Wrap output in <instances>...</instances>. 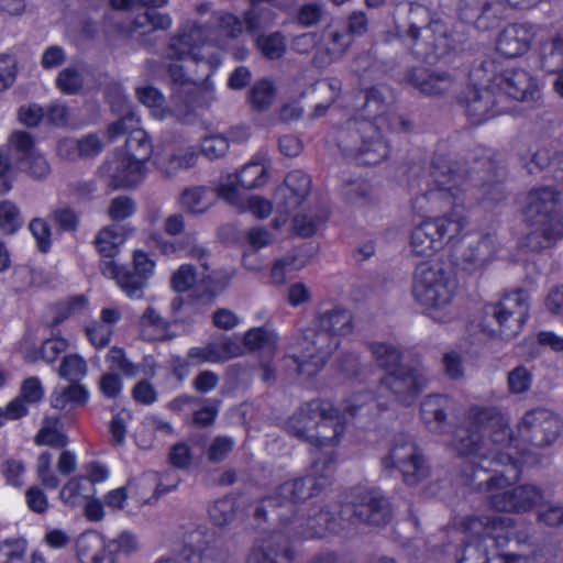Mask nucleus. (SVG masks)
<instances>
[{"instance_id": "obj_1", "label": "nucleus", "mask_w": 563, "mask_h": 563, "mask_svg": "<svg viewBox=\"0 0 563 563\" xmlns=\"http://www.w3.org/2000/svg\"><path fill=\"white\" fill-rule=\"evenodd\" d=\"M476 419L477 430L471 433L464 429L459 430L460 441L455 450L477 464V473L486 475L493 472L494 475L508 476L509 479L517 478L519 464L523 462L522 457L511 455L514 450L519 449L520 441L538 446L547 445L558 438L562 428L561 419L547 409L528 411L518 424L516 439L509 438L507 422L500 415L482 410Z\"/></svg>"}, {"instance_id": "obj_2", "label": "nucleus", "mask_w": 563, "mask_h": 563, "mask_svg": "<svg viewBox=\"0 0 563 563\" xmlns=\"http://www.w3.org/2000/svg\"><path fill=\"white\" fill-rule=\"evenodd\" d=\"M120 106L112 100L114 111L128 110L126 115L108 129V137L114 141L120 135L130 131L126 140L125 151L117 153L114 157L106 163L101 174L113 188H132L141 184L147 175L146 162L152 154V144L147 133L139 128V118L130 111L125 98L120 96Z\"/></svg>"}, {"instance_id": "obj_3", "label": "nucleus", "mask_w": 563, "mask_h": 563, "mask_svg": "<svg viewBox=\"0 0 563 563\" xmlns=\"http://www.w3.org/2000/svg\"><path fill=\"white\" fill-rule=\"evenodd\" d=\"M203 33L201 29L194 26L188 33L186 27L172 38L168 46V59L173 62L168 65L172 81L175 86L187 87L185 99H183L180 91L176 87L174 88V108H170V110L183 111L184 117L180 119L183 121L190 112L189 101H192V98H189V96L196 88V79L191 75H186L184 68L191 74L192 66H197L201 69L202 76H208L220 64V56L214 45L209 42L200 43Z\"/></svg>"}, {"instance_id": "obj_4", "label": "nucleus", "mask_w": 563, "mask_h": 563, "mask_svg": "<svg viewBox=\"0 0 563 563\" xmlns=\"http://www.w3.org/2000/svg\"><path fill=\"white\" fill-rule=\"evenodd\" d=\"M379 406L380 404L369 395H361L344 407L343 415L340 417L331 402L314 400L302 407L291 418L289 429L298 437L313 442L321 449L334 446L341 434L342 421L357 415L373 416Z\"/></svg>"}, {"instance_id": "obj_5", "label": "nucleus", "mask_w": 563, "mask_h": 563, "mask_svg": "<svg viewBox=\"0 0 563 563\" xmlns=\"http://www.w3.org/2000/svg\"><path fill=\"white\" fill-rule=\"evenodd\" d=\"M485 75L486 70L482 68L472 71L471 80L474 88L464 99L467 113L474 117L475 122H482L494 115L492 110L495 103L493 99L495 89H500L512 99L523 102H536L540 98L539 82L526 69H506L501 76L494 78L488 88L479 91L477 85L484 87L482 81Z\"/></svg>"}, {"instance_id": "obj_6", "label": "nucleus", "mask_w": 563, "mask_h": 563, "mask_svg": "<svg viewBox=\"0 0 563 563\" xmlns=\"http://www.w3.org/2000/svg\"><path fill=\"white\" fill-rule=\"evenodd\" d=\"M468 541L457 555V563H528L523 556H506L488 551V543L497 548L512 536V522L503 516L470 518L464 525Z\"/></svg>"}, {"instance_id": "obj_7", "label": "nucleus", "mask_w": 563, "mask_h": 563, "mask_svg": "<svg viewBox=\"0 0 563 563\" xmlns=\"http://www.w3.org/2000/svg\"><path fill=\"white\" fill-rule=\"evenodd\" d=\"M457 289L453 274L438 260L424 261L417 265L411 294L415 301L432 319L444 322L449 319L445 310Z\"/></svg>"}, {"instance_id": "obj_8", "label": "nucleus", "mask_w": 563, "mask_h": 563, "mask_svg": "<svg viewBox=\"0 0 563 563\" xmlns=\"http://www.w3.org/2000/svg\"><path fill=\"white\" fill-rule=\"evenodd\" d=\"M508 476L501 477L494 475L482 478L487 482L492 489L490 505L498 511H527L532 507H540L538 519L548 526H558L563 523V507L551 503H543L544 496L540 489L533 485H523L515 488H508L510 482Z\"/></svg>"}, {"instance_id": "obj_9", "label": "nucleus", "mask_w": 563, "mask_h": 563, "mask_svg": "<svg viewBox=\"0 0 563 563\" xmlns=\"http://www.w3.org/2000/svg\"><path fill=\"white\" fill-rule=\"evenodd\" d=\"M320 330L309 340L307 335L302 342L299 343L302 349V354L298 356V367L301 373L311 375L314 369H310L313 365L319 368L325 358L339 345V338L345 336L352 332V317L341 308H333L320 317Z\"/></svg>"}, {"instance_id": "obj_10", "label": "nucleus", "mask_w": 563, "mask_h": 563, "mask_svg": "<svg viewBox=\"0 0 563 563\" xmlns=\"http://www.w3.org/2000/svg\"><path fill=\"white\" fill-rule=\"evenodd\" d=\"M467 221L456 211L451 217L428 218L411 232L410 247L415 255L433 257L459 238Z\"/></svg>"}, {"instance_id": "obj_11", "label": "nucleus", "mask_w": 563, "mask_h": 563, "mask_svg": "<svg viewBox=\"0 0 563 563\" xmlns=\"http://www.w3.org/2000/svg\"><path fill=\"white\" fill-rule=\"evenodd\" d=\"M372 351L378 364L388 371L387 376L383 379V387L390 389L399 401L410 405L427 383L424 375L417 369L400 371L398 368L399 352L391 345L375 343Z\"/></svg>"}, {"instance_id": "obj_12", "label": "nucleus", "mask_w": 563, "mask_h": 563, "mask_svg": "<svg viewBox=\"0 0 563 563\" xmlns=\"http://www.w3.org/2000/svg\"><path fill=\"white\" fill-rule=\"evenodd\" d=\"M558 194L541 187L531 190L525 201V220L534 228L533 233L541 232L549 243L563 236V216L555 213Z\"/></svg>"}, {"instance_id": "obj_13", "label": "nucleus", "mask_w": 563, "mask_h": 563, "mask_svg": "<svg viewBox=\"0 0 563 563\" xmlns=\"http://www.w3.org/2000/svg\"><path fill=\"white\" fill-rule=\"evenodd\" d=\"M134 272H128L119 267L112 260H106L101 263L102 274L114 279L119 288L131 299H140L147 280L153 276L155 262L150 255L141 250L133 255Z\"/></svg>"}, {"instance_id": "obj_14", "label": "nucleus", "mask_w": 563, "mask_h": 563, "mask_svg": "<svg viewBox=\"0 0 563 563\" xmlns=\"http://www.w3.org/2000/svg\"><path fill=\"white\" fill-rule=\"evenodd\" d=\"M486 313L492 314L499 327V335L505 339L516 336L529 316V301L523 291L506 294L498 302L487 305Z\"/></svg>"}, {"instance_id": "obj_15", "label": "nucleus", "mask_w": 563, "mask_h": 563, "mask_svg": "<svg viewBox=\"0 0 563 563\" xmlns=\"http://www.w3.org/2000/svg\"><path fill=\"white\" fill-rule=\"evenodd\" d=\"M232 276L233 274L229 272L212 271L198 278L190 265H183L173 276V287L178 292L195 287V291L199 296H206L210 300L229 285Z\"/></svg>"}, {"instance_id": "obj_16", "label": "nucleus", "mask_w": 563, "mask_h": 563, "mask_svg": "<svg viewBox=\"0 0 563 563\" xmlns=\"http://www.w3.org/2000/svg\"><path fill=\"white\" fill-rule=\"evenodd\" d=\"M264 157L257 156L245 165L239 175L227 176L218 187V195L233 207H242L240 187L252 189L266 183Z\"/></svg>"}, {"instance_id": "obj_17", "label": "nucleus", "mask_w": 563, "mask_h": 563, "mask_svg": "<svg viewBox=\"0 0 563 563\" xmlns=\"http://www.w3.org/2000/svg\"><path fill=\"white\" fill-rule=\"evenodd\" d=\"M406 37L413 54L430 62L444 56L450 49V40L440 22L431 23L422 30V33L417 27L410 26Z\"/></svg>"}, {"instance_id": "obj_18", "label": "nucleus", "mask_w": 563, "mask_h": 563, "mask_svg": "<svg viewBox=\"0 0 563 563\" xmlns=\"http://www.w3.org/2000/svg\"><path fill=\"white\" fill-rule=\"evenodd\" d=\"M366 30V18L363 13H353L349 21V31L344 26L333 24L328 27L318 47L317 54L323 52L329 55V60L340 57L352 43V34H362Z\"/></svg>"}, {"instance_id": "obj_19", "label": "nucleus", "mask_w": 563, "mask_h": 563, "mask_svg": "<svg viewBox=\"0 0 563 563\" xmlns=\"http://www.w3.org/2000/svg\"><path fill=\"white\" fill-rule=\"evenodd\" d=\"M310 190V178L301 170H294L286 177L284 186L278 188L275 198L278 205L277 214L273 221L275 229L279 230L287 223L282 207L301 206Z\"/></svg>"}, {"instance_id": "obj_20", "label": "nucleus", "mask_w": 563, "mask_h": 563, "mask_svg": "<svg viewBox=\"0 0 563 563\" xmlns=\"http://www.w3.org/2000/svg\"><path fill=\"white\" fill-rule=\"evenodd\" d=\"M386 467H398L408 484H415L426 476L427 468L413 443H397L383 461Z\"/></svg>"}, {"instance_id": "obj_21", "label": "nucleus", "mask_w": 563, "mask_h": 563, "mask_svg": "<svg viewBox=\"0 0 563 563\" xmlns=\"http://www.w3.org/2000/svg\"><path fill=\"white\" fill-rule=\"evenodd\" d=\"M460 176L451 170L433 173V183L428 194L416 200L415 208L422 210V202L424 200L434 201L438 198L446 200L452 203L454 208L461 207L464 203L462 190L459 186Z\"/></svg>"}, {"instance_id": "obj_22", "label": "nucleus", "mask_w": 563, "mask_h": 563, "mask_svg": "<svg viewBox=\"0 0 563 563\" xmlns=\"http://www.w3.org/2000/svg\"><path fill=\"white\" fill-rule=\"evenodd\" d=\"M247 350L245 342L243 344L234 338L207 345L205 347H194L189 351L188 358L190 364L200 363H222L233 357L243 355Z\"/></svg>"}, {"instance_id": "obj_23", "label": "nucleus", "mask_w": 563, "mask_h": 563, "mask_svg": "<svg viewBox=\"0 0 563 563\" xmlns=\"http://www.w3.org/2000/svg\"><path fill=\"white\" fill-rule=\"evenodd\" d=\"M536 34V27L531 24H510L500 33L497 49L507 57L520 56L530 48Z\"/></svg>"}, {"instance_id": "obj_24", "label": "nucleus", "mask_w": 563, "mask_h": 563, "mask_svg": "<svg viewBox=\"0 0 563 563\" xmlns=\"http://www.w3.org/2000/svg\"><path fill=\"white\" fill-rule=\"evenodd\" d=\"M67 347L68 341L62 336L46 339L38 349L33 346L31 334H26L20 343V352L27 362L44 361L47 364L54 363Z\"/></svg>"}, {"instance_id": "obj_25", "label": "nucleus", "mask_w": 563, "mask_h": 563, "mask_svg": "<svg viewBox=\"0 0 563 563\" xmlns=\"http://www.w3.org/2000/svg\"><path fill=\"white\" fill-rule=\"evenodd\" d=\"M286 213L292 212L291 230L300 236H311L318 225L325 219L323 212L317 211L310 203L301 202V206L282 207Z\"/></svg>"}, {"instance_id": "obj_26", "label": "nucleus", "mask_w": 563, "mask_h": 563, "mask_svg": "<svg viewBox=\"0 0 563 563\" xmlns=\"http://www.w3.org/2000/svg\"><path fill=\"white\" fill-rule=\"evenodd\" d=\"M88 389L80 384H71L65 388H56L51 395V406L59 410H71L85 406L89 400Z\"/></svg>"}, {"instance_id": "obj_27", "label": "nucleus", "mask_w": 563, "mask_h": 563, "mask_svg": "<svg viewBox=\"0 0 563 563\" xmlns=\"http://www.w3.org/2000/svg\"><path fill=\"white\" fill-rule=\"evenodd\" d=\"M142 483L128 481L124 486L114 488L104 496V505L112 510H122L128 504V499L133 500L137 506L143 505L146 500L145 494L139 492Z\"/></svg>"}, {"instance_id": "obj_28", "label": "nucleus", "mask_w": 563, "mask_h": 563, "mask_svg": "<svg viewBox=\"0 0 563 563\" xmlns=\"http://www.w3.org/2000/svg\"><path fill=\"white\" fill-rule=\"evenodd\" d=\"M130 232L128 227L119 224H112L102 229L96 239V244L101 255L113 257L125 242Z\"/></svg>"}, {"instance_id": "obj_29", "label": "nucleus", "mask_w": 563, "mask_h": 563, "mask_svg": "<svg viewBox=\"0 0 563 563\" xmlns=\"http://www.w3.org/2000/svg\"><path fill=\"white\" fill-rule=\"evenodd\" d=\"M197 153L194 146L180 147L175 153L156 157L157 167L166 175H175L179 170L194 165Z\"/></svg>"}, {"instance_id": "obj_30", "label": "nucleus", "mask_w": 563, "mask_h": 563, "mask_svg": "<svg viewBox=\"0 0 563 563\" xmlns=\"http://www.w3.org/2000/svg\"><path fill=\"white\" fill-rule=\"evenodd\" d=\"M139 100L150 108L153 117L156 119L163 120L167 118L181 119L183 111L181 110H170V108L164 107V97L162 93L154 87H140L136 90Z\"/></svg>"}, {"instance_id": "obj_31", "label": "nucleus", "mask_w": 563, "mask_h": 563, "mask_svg": "<svg viewBox=\"0 0 563 563\" xmlns=\"http://www.w3.org/2000/svg\"><path fill=\"white\" fill-rule=\"evenodd\" d=\"M410 80L422 92L428 95H439L449 90L453 86V78L446 73H434L424 78V71L415 70Z\"/></svg>"}, {"instance_id": "obj_32", "label": "nucleus", "mask_w": 563, "mask_h": 563, "mask_svg": "<svg viewBox=\"0 0 563 563\" xmlns=\"http://www.w3.org/2000/svg\"><path fill=\"white\" fill-rule=\"evenodd\" d=\"M96 493L90 482L76 477L62 487L60 499L66 506L77 507L92 498Z\"/></svg>"}, {"instance_id": "obj_33", "label": "nucleus", "mask_w": 563, "mask_h": 563, "mask_svg": "<svg viewBox=\"0 0 563 563\" xmlns=\"http://www.w3.org/2000/svg\"><path fill=\"white\" fill-rule=\"evenodd\" d=\"M308 264V258L302 256H285L274 262L269 278L276 286L285 285L287 279L296 272H299Z\"/></svg>"}, {"instance_id": "obj_34", "label": "nucleus", "mask_w": 563, "mask_h": 563, "mask_svg": "<svg viewBox=\"0 0 563 563\" xmlns=\"http://www.w3.org/2000/svg\"><path fill=\"white\" fill-rule=\"evenodd\" d=\"M60 419L58 417H45L43 424L34 438L37 445H48L63 448L67 444V437L60 430Z\"/></svg>"}, {"instance_id": "obj_35", "label": "nucleus", "mask_w": 563, "mask_h": 563, "mask_svg": "<svg viewBox=\"0 0 563 563\" xmlns=\"http://www.w3.org/2000/svg\"><path fill=\"white\" fill-rule=\"evenodd\" d=\"M78 552L79 560H90L92 563H101L103 561L102 551L107 548L103 537L96 532L90 531L84 533L78 540Z\"/></svg>"}, {"instance_id": "obj_36", "label": "nucleus", "mask_w": 563, "mask_h": 563, "mask_svg": "<svg viewBox=\"0 0 563 563\" xmlns=\"http://www.w3.org/2000/svg\"><path fill=\"white\" fill-rule=\"evenodd\" d=\"M355 516L372 525H383L389 517V508L384 498L371 496L366 504L357 507Z\"/></svg>"}, {"instance_id": "obj_37", "label": "nucleus", "mask_w": 563, "mask_h": 563, "mask_svg": "<svg viewBox=\"0 0 563 563\" xmlns=\"http://www.w3.org/2000/svg\"><path fill=\"white\" fill-rule=\"evenodd\" d=\"M542 67L548 73L559 71L553 84L555 92L563 98V38L558 37L552 44L551 52L545 54L542 59Z\"/></svg>"}, {"instance_id": "obj_38", "label": "nucleus", "mask_w": 563, "mask_h": 563, "mask_svg": "<svg viewBox=\"0 0 563 563\" xmlns=\"http://www.w3.org/2000/svg\"><path fill=\"white\" fill-rule=\"evenodd\" d=\"M213 194L205 188L187 189L181 197V206L191 213H202L213 203Z\"/></svg>"}, {"instance_id": "obj_39", "label": "nucleus", "mask_w": 563, "mask_h": 563, "mask_svg": "<svg viewBox=\"0 0 563 563\" xmlns=\"http://www.w3.org/2000/svg\"><path fill=\"white\" fill-rule=\"evenodd\" d=\"M87 373V362L82 356L76 353L64 356L58 367V375L74 384L84 379Z\"/></svg>"}, {"instance_id": "obj_40", "label": "nucleus", "mask_w": 563, "mask_h": 563, "mask_svg": "<svg viewBox=\"0 0 563 563\" xmlns=\"http://www.w3.org/2000/svg\"><path fill=\"white\" fill-rule=\"evenodd\" d=\"M23 217L15 202L9 199L0 201V230L4 234H14L23 225Z\"/></svg>"}, {"instance_id": "obj_41", "label": "nucleus", "mask_w": 563, "mask_h": 563, "mask_svg": "<svg viewBox=\"0 0 563 563\" xmlns=\"http://www.w3.org/2000/svg\"><path fill=\"white\" fill-rule=\"evenodd\" d=\"M245 347L249 351L266 350L269 353L276 349V333L265 328H254L244 335Z\"/></svg>"}, {"instance_id": "obj_42", "label": "nucleus", "mask_w": 563, "mask_h": 563, "mask_svg": "<svg viewBox=\"0 0 563 563\" xmlns=\"http://www.w3.org/2000/svg\"><path fill=\"white\" fill-rule=\"evenodd\" d=\"M289 560L286 549L277 551L273 548V541L269 540L256 545L246 563H288Z\"/></svg>"}, {"instance_id": "obj_43", "label": "nucleus", "mask_w": 563, "mask_h": 563, "mask_svg": "<svg viewBox=\"0 0 563 563\" xmlns=\"http://www.w3.org/2000/svg\"><path fill=\"white\" fill-rule=\"evenodd\" d=\"M312 485L313 478L311 476L284 483L280 487L278 498H275L274 500L276 501V504H283L284 501L287 500L296 501L298 499H303L307 496L312 495V492L306 493L303 488L307 487L309 489H312Z\"/></svg>"}, {"instance_id": "obj_44", "label": "nucleus", "mask_w": 563, "mask_h": 563, "mask_svg": "<svg viewBox=\"0 0 563 563\" xmlns=\"http://www.w3.org/2000/svg\"><path fill=\"white\" fill-rule=\"evenodd\" d=\"M181 555L187 563H220L218 551L205 541L186 545Z\"/></svg>"}, {"instance_id": "obj_45", "label": "nucleus", "mask_w": 563, "mask_h": 563, "mask_svg": "<svg viewBox=\"0 0 563 563\" xmlns=\"http://www.w3.org/2000/svg\"><path fill=\"white\" fill-rule=\"evenodd\" d=\"M142 335L146 340H163L166 338V322L153 309L148 308L141 318Z\"/></svg>"}, {"instance_id": "obj_46", "label": "nucleus", "mask_w": 563, "mask_h": 563, "mask_svg": "<svg viewBox=\"0 0 563 563\" xmlns=\"http://www.w3.org/2000/svg\"><path fill=\"white\" fill-rule=\"evenodd\" d=\"M360 154L362 163L377 164L388 155V146L378 134H375L371 140H364Z\"/></svg>"}, {"instance_id": "obj_47", "label": "nucleus", "mask_w": 563, "mask_h": 563, "mask_svg": "<svg viewBox=\"0 0 563 563\" xmlns=\"http://www.w3.org/2000/svg\"><path fill=\"white\" fill-rule=\"evenodd\" d=\"M109 372H120L123 376L132 377L140 373L139 366L130 363L124 352L119 347H112L107 354Z\"/></svg>"}, {"instance_id": "obj_48", "label": "nucleus", "mask_w": 563, "mask_h": 563, "mask_svg": "<svg viewBox=\"0 0 563 563\" xmlns=\"http://www.w3.org/2000/svg\"><path fill=\"white\" fill-rule=\"evenodd\" d=\"M26 542L22 539L5 540L0 543V563H24Z\"/></svg>"}, {"instance_id": "obj_49", "label": "nucleus", "mask_w": 563, "mask_h": 563, "mask_svg": "<svg viewBox=\"0 0 563 563\" xmlns=\"http://www.w3.org/2000/svg\"><path fill=\"white\" fill-rule=\"evenodd\" d=\"M448 402V399L442 396H429L421 404V415L423 420L427 423L431 422H442L444 419V406Z\"/></svg>"}, {"instance_id": "obj_50", "label": "nucleus", "mask_w": 563, "mask_h": 563, "mask_svg": "<svg viewBox=\"0 0 563 563\" xmlns=\"http://www.w3.org/2000/svg\"><path fill=\"white\" fill-rule=\"evenodd\" d=\"M229 142L222 134L208 135L201 141V153L210 159L219 158L227 153Z\"/></svg>"}, {"instance_id": "obj_51", "label": "nucleus", "mask_w": 563, "mask_h": 563, "mask_svg": "<svg viewBox=\"0 0 563 563\" xmlns=\"http://www.w3.org/2000/svg\"><path fill=\"white\" fill-rule=\"evenodd\" d=\"M274 96L273 84L268 80H261L252 88L251 101L256 109L264 110L272 104Z\"/></svg>"}, {"instance_id": "obj_52", "label": "nucleus", "mask_w": 563, "mask_h": 563, "mask_svg": "<svg viewBox=\"0 0 563 563\" xmlns=\"http://www.w3.org/2000/svg\"><path fill=\"white\" fill-rule=\"evenodd\" d=\"M110 554L115 559L123 555H130L139 549L136 538L129 533L123 532L117 539L112 540L108 545Z\"/></svg>"}, {"instance_id": "obj_53", "label": "nucleus", "mask_w": 563, "mask_h": 563, "mask_svg": "<svg viewBox=\"0 0 563 563\" xmlns=\"http://www.w3.org/2000/svg\"><path fill=\"white\" fill-rule=\"evenodd\" d=\"M52 456L49 453H42L36 463V473L40 482L48 489L57 488L59 481L51 468Z\"/></svg>"}, {"instance_id": "obj_54", "label": "nucleus", "mask_w": 563, "mask_h": 563, "mask_svg": "<svg viewBox=\"0 0 563 563\" xmlns=\"http://www.w3.org/2000/svg\"><path fill=\"white\" fill-rule=\"evenodd\" d=\"M8 144L16 152L21 161H24L26 156L36 152L34 147V140L24 131L12 132L8 140Z\"/></svg>"}, {"instance_id": "obj_55", "label": "nucleus", "mask_w": 563, "mask_h": 563, "mask_svg": "<svg viewBox=\"0 0 563 563\" xmlns=\"http://www.w3.org/2000/svg\"><path fill=\"white\" fill-rule=\"evenodd\" d=\"M25 172L35 179L45 178L51 173V166L46 158L40 153L35 152L26 156L22 161Z\"/></svg>"}, {"instance_id": "obj_56", "label": "nucleus", "mask_w": 563, "mask_h": 563, "mask_svg": "<svg viewBox=\"0 0 563 563\" xmlns=\"http://www.w3.org/2000/svg\"><path fill=\"white\" fill-rule=\"evenodd\" d=\"M209 515L212 521L218 526L230 522L234 515V501L232 498L217 500L210 508Z\"/></svg>"}, {"instance_id": "obj_57", "label": "nucleus", "mask_w": 563, "mask_h": 563, "mask_svg": "<svg viewBox=\"0 0 563 563\" xmlns=\"http://www.w3.org/2000/svg\"><path fill=\"white\" fill-rule=\"evenodd\" d=\"M235 208L240 211H250L258 219L267 218L273 210L271 201L260 196H251L246 200L242 199V207Z\"/></svg>"}, {"instance_id": "obj_58", "label": "nucleus", "mask_w": 563, "mask_h": 563, "mask_svg": "<svg viewBox=\"0 0 563 563\" xmlns=\"http://www.w3.org/2000/svg\"><path fill=\"white\" fill-rule=\"evenodd\" d=\"M257 46L268 58H278L285 51L284 37L280 34H272L257 40Z\"/></svg>"}, {"instance_id": "obj_59", "label": "nucleus", "mask_w": 563, "mask_h": 563, "mask_svg": "<svg viewBox=\"0 0 563 563\" xmlns=\"http://www.w3.org/2000/svg\"><path fill=\"white\" fill-rule=\"evenodd\" d=\"M25 467L21 461L9 459L1 465V473L7 483L14 487L23 485V475Z\"/></svg>"}, {"instance_id": "obj_60", "label": "nucleus", "mask_w": 563, "mask_h": 563, "mask_svg": "<svg viewBox=\"0 0 563 563\" xmlns=\"http://www.w3.org/2000/svg\"><path fill=\"white\" fill-rule=\"evenodd\" d=\"M29 229L34 236L37 247L42 252H47L51 247V231L48 224L42 219H33Z\"/></svg>"}, {"instance_id": "obj_61", "label": "nucleus", "mask_w": 563, "mask_h": 563, "mask_svg": "<svg viewBox=\"0 0 563 563\" xmlns=\"http://www.w3.org/2000/svg\"><path fill=\"white\" fill-rule=\"evenodd\" d=\"M56 81L58 88L65 93H75L82 84L81 76L75 68L64 69Z\"/></svg>"}, {"instance_id": "obj_62", "label": "nucleus", "mask_w": 563, "mask_h": 563, "mask_svg": "<svg viewBox=\"0 0 563 563\" xmlns=\"http://www.w3.org/2000/svg\"><path fill=\"white\" fill-rule=\"evenodd\" d=\"M217 24V34H225L228 36H236L242 32V23L232 14L219 13L214 16Z\"/></svg>"}, {"instance_id": "obj_63", "label": "nucleus", "mask_w": 563, "mask_h": 563, "mask_svg": "<svg viewBox=\"0 0 563 563\" xmlns=\"http://www.w3.org/2000/svg\"><path fill=\"white\" fill-rule=\"evenodd\" d=\"M90 343L100 349L106 346L112 335V329L104 323H92L86 328Z\"/></svg>"}, {"instance_id": "obj_64", "label": "nucleus", "mask_w": 563, "mask_h": 563, "mask_svg": "<svg viewBox=\"0 0 563 563\" xmlns=\"http://www.w3.org/2000/svg\"><path fill=\"white\" fill-rule=\"evenodd\" d=\"M311 298V290L307 284L302 282H296L291 284L287 289V302L291 307H299L308 302Z\"/></svg>"}]
</instances>
